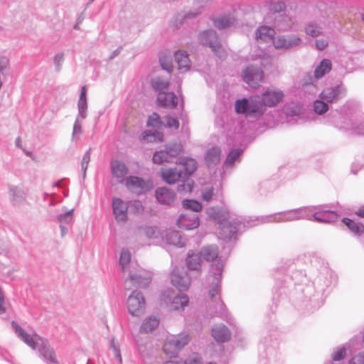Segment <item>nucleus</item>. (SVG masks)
<instances>
[{
  "instance_id": "4be33fe9",
  "label": "nucleus",
  "mask_w": 364,
  "mask_h": 364,
  "mask_svg": "<svg viewBox=\"0 0 364 364\" xmlns=\"http://www.w3.org/2000/svg\"><path fill=\"white\" fill-rule=\"evenodd\" d=\"M157 102L161 107L174 108L178 104V98L173 92H160L157 96Z\"/></svg>"
},
{
  "instance_id": "c756f323",
  "label": "nucleus",
  "mask_w": 364,
  "mask_h": 364,
  "mask_svg": "<svg viewBox=\"0 0 364 364\" xmlns=\"http://www.w3.org/2000/svg\"><path fill=\"white\" fill-rule=\"evenodd\" d=\"M177 164L181 165L183 168V176L188 177L192 175L197 169V162L194 159L184 157L180 159Z\"/></svg>"
},
{
  "instance_id": "0e129e2a",
  "label": "nucleus",
  "mask_w": 364,
  "mask_h": 364,
  "mask_svg": "<svg viewBox=\"0 0 364 364\" xmlns=\"http://www.w3.org/2000/svg\"><path fill=\"white\" fill-rule=\"evenodd\" d=\"M9 60L5 56H0V72L5 70L9 66Z\"/></svg>"
},
{
  "instance_id": "79ce46f5",
  "label": "nucleus",
  "mask_w": 364,
  "mask_h": 364,
  "mask_svg": "<svg viewBox=\"0 0 364 364\" xmlns=\"http://www.w3.org/2000/svg\"><path fill=\"white\" fill-rule=\"evenodd\" d=\"M152 87L159 92H164L163 90L168 88L169 85V82L160 77H156L154 78L151 81Z\"/></svg>"
},
{
  "instance_id": "f8f14e48",
  "label": "nucleus",
  "mask_w": 364,
  "mask_h": 364,
  "mask_svg": "<svg viewBox=\"0 0 364 364\" xmlns=\"http://www.w3.org/2000/svg\"><path fill=\"white\" fill-rule=\"evenodd\" d=\"M301 38L294 34L279 35L272 39V43L276 49L288 50L300 46Z\"/></svg>"
},
{
  "instance_id": "ddd939ff",
  "label": "nucleus",
  "mask_w": 364,
  "mask_h": 364,
  "mask_svg": "<svg viewBox=\"0 0 364 364\" xmlns=\"http://www.w3.org/2000/svg\"><path fill=\"white\" fill-rule=\"evenodd\" d=\"M242 76L249 86L255 88L262 82L264 73L261 68L251 65L242 72Z\"/></svg>"
},
{
  "instance_id": "412c9836",
  "label": "nucleus",
  "mask_w": 364,
  "mask_h": 364,
  "mask_svg": "<svg viewBox=\"0 0 364 364\" xmlns=\"http://www.w3.org/2000/svg\"><path fill=\"white\" fill-rule=\"evenodd\" d=\"M272 21L274 27L282 31L291 30L294 24L293 19L285 14H278L274 16L272 20L269 21V22Z\"/></svg>"
},
{
  "instance_id": "1a4fd4ad",
  "label": "nucleus",
  "mask_w": 364,
  "mask_h": 364,
  "mask_svg": "<svg viewBox=\"0 0 364 364\" xmlns=\"http://www.w3.org/2000/svg\"><path fill=\"white\" fill-rule=\"evenodd\" d=\"M181 152V146L180 144H174L167 146L166 150L156 151L153 156L152 161L156 164L169 163L172 159L177 157Z\"/></svg>"
},
{
  "instance_id": "09e8293b",
  "label": "nucleus",
  "mask_w": 364,
  "mask_h": 364,
  "mask_svg": "<svg viewBox=\"0 0 364 364\" xmlns=\"http://www.w3.org/2000/svg\"><path fill=\"white\" fill-rule=\"evenodd\" d=\"M242 153L241 149H233L232 150L228 155L225 164V165L230 166L233 164V163L240 157V154Z\"/></svg>"
},
{
  "instance_id": "9b49d317",
  "label": "nucleus",
  "mask_w": 364,
  "mask_h": 364,
  "mask_svg": "<svg viewBox=\"0 0 364 364\" xmlns=\"http://www.w3.org/2000/svg\"><path fill=\"white\" fill-rule=\"evenodd\" d=\"M326 205L312 206L308 208L309 212L313 213L311 218L314 221L323 223H330L336 221L338 218L337 213L333 210L326 209Z\"/></svg>"
},
{
  "instance_id": "c85d7f7f",
  "label": "nucleus",
  "mask_w": 364,
  "mask_h": 364,
  "mask_svg": "<svg viewBox=\"0 0 364 364\" xmlns=\"http://www.w3.org/2000/svg\"><path fill=\"white\" fill-rule=\"evenodd\" d=\"M161 176L164 181L168 184H174L181 178H183L182 172L176 168H162Z\"/></svg>"
},
{
  "instance_id": "e433bc0d",
  "label": "nucleus",
  "mask_w": 364,
  "mask_h": 364,
  "mask_svg": "<svg viewBox=\"0 0 364 364\" xmlns=\"http://www.w3.org/2000/svg\"><path fill=\"white\" fill-rule=\"evenodd\" d=\"M159 323V320L156 316H150L142 323L140 331L143 333H149L155 329Z\"/></svg>"
},
{
  "instance_id": "4d7b16f0",
  "label": "nucleus",
  "mask_w": 364,
  "mask_h": 364,
  "mask_svg": "<svg viewBox=\"0 0 364 364\" xmlns=\"http://www.w3.org/2000/svg\"><path fill=\"white\" fill-rule=\"evenodd\" d=\"M110 350L113 355L118 360L119 363H122V359L119 348L115 345L114 340H112Z\"/></svg>"
},
{
  "instance_id": "58836bf2",
  "label": "nucleus",
  "mask_w": 364,
  "mask_h": 364,
  "mask_svg": "<svg viewBox=\"0 0 364 364\" xmlns=\"http://www.w3.org/2000/svg\"><path fill=\"white\" fill-rule=\"evenodd\" d=\"M305 32L308 36L317 37L323 34V27L317 23L310 22L305 26Z\"/></svg>"
},
{
  "instance_id": "a878e982",
  "label": "nucleus",
  "mask_w": 364,
  "mask_h": 364,
  "mask_svg": "<svg viewBox=\"0 0 364 364\" xmlns=\"http://www.w3.org/2000/svg\"><path fill=\"white\" fill-rule=\"evenodd\" d=\"M119 264L122 271L124 273L128 272V274H129L130 271H134L137 268L136 264L131 262V253L128 250L125 249H123L121 252Z\"/></svg>"
},
{
  "instance_id": "393cba45",
  "label": "nucleus",
  "mask_w": 364,
  "mask_h": 364,
  "mask_svg": "<svg viewBox=\"0 0 364 364\" xmlns=\"http://www.w3.org/2000/svg\"><path fill=\"white\" fill-rule=\"evenodd\" d=\"M198 41L201 44L208 46L211 48H215L216 44L219 41L216 32L212 29L200 33Z\"/></svg>"
},
{
  "instance_id": "4468645a",
  "label": "nucleus",
  "mask_w": 364,
  "mask_h": 364,
  "mask_svg": "<svg viewBox=\"0 0 364 364\" xmlns=\"http://www.w3.org/2000/svg\"><path fill=\"white\" fill-rule=\"evenodd\" d=\"M171 281L172 284L180 291H186L191 284V279L188 274L185 272L182 274L178 267H176L172 270Z\"/></svg>"
},
{
  "instance_id": "c9c22d12",
  "label": "nucleus",
  "mask_w": 364,
  "mask_h": 364,
  "mask_svg": "<svg viewBox=\"0 0 364 364\" xmlns=\"http://www.w3.org/2000/svg\"><path fill=\"white\" fill-rule=\"evenodd\" d=\"M200 255L206 261H213L218 256V247L213 245L205 246L201 250Z\"/></svg>"
},
{
  "instance_id": "052dcab7",
  "label": "nucleus",
  "mask_w": 364,
  "mask_h": 364,
  "mask_svg": "<svg viewBox=\"0 0 364 364\" xmlns=\"http://www.w3.org/2000/svg\"><path fill=\"white\" fill-rule=\"evenodd\" d=\"M64 61V55L63 53H57L54 56V64L57 70H60Z\"/></svg>"
},
{
  "instance_id": "13d9d810",
  "label": "nucleus",
  "mask_w": 364,
  "mask_h": 364,
  "mask_svg": "<svg viewBox=\"0 0 364 364\" xmlns=\"http://www.w3.org/2000/svg\"><path fill=\"white\" fill-rule=\"evenodd\" d=\"M165 119L166 127L169 128H173L175 129H177L178 128L179 122L176 119L167 116L166 117Z\"/></svg>"
},
{
  "instance_id": "680f3d73",
  "label": "nucleus",
  "mask_w": 364,
  "mask_h": 364,
  "mask_svg": "<svg viewBox=\"0 0 364 364\" xmlns=\"http://www.w3.org/2000/svg\"><path fill=\"white\" fill-rule=\"evenodd\" d=\"M350 364H364V352L360 353L353 357L350 361Z\"/></svg>"
},
{
  "instance_id": "f3484780",
  "label": "nucleus",
  "mask_w": 364,
  "mask_h": 364,
  "mask_svg": "<svg viewBox=\"0 0 364 364\" xmlns=\"http://www.w3.org/2000/svg\"><path fill=\"white\" fill-rule=\"evenodd\" d=\"M112 210L114 218L117 222H126L128 219V203L119 198L112 199Z\"/></svg>"
},
{
  "instance_id": "5fc2aeb1",
  "label": "nucleus",
  "mask_w": 364,
  "mask_h": 364,
  "mask_svg": "<svg viewBox=\"0 0 364 364\" xmlns=\"http://www.w3.org/2000/svg\"><path fill=\"white\" fill-rule=\"evenodd\" d=\"M161 124L160 117L158 114L153 113L147 120L149 127H159Z\"/></svg>"
},
{
  "instance_id": "a18cd8bd",
  "label": "nucleus",
  "mask_w": 364,
  "mask_h": 364,
  "mask_svg": "<svg viewBox=\"0 0 364 364\" xmlns=\"http://www.w3.org/2000/svg\"><path fill=\"white\" fill-rule=\"evenodd\" d=\"M183 207L190 209L194 212H199L202 210V204L196 200H183L182 202Z\"/></svg>"
},
{
  "instance_id": "49530a36",
  "label": "nucleus",
  "mask_w": 364,
  "mask_h": 364,
  "mask_svg": "<svg viewBox=\"0 0 364 364\" xmlns=\"http://www.w3.org/2000/svg\"><path fill=\"white\" fill-rule=\"evenodd\" d=\"M73 209H71L64 213L58 215L57 219L60 225H68L72 223L73 220Z\"/></svg>"
},
{
  "instance_id": "39448f33",
  "label": "nucleus",
  "mask_w": 364,
  "mask_h": 364,
  "mask_svg": "<svg viewBox=\"0 0 364 364\" xmlns=\"http://www.w3.org/2000/svg\"><path fill=\"white\" fill-rule=\"evenodd\" d=\"M77 115L75 118L72 132V141H77L78 136L82 134V121L87 116V100L86 87H81L80 97L77 101Z\"/></svg>"
},
{
  "instance_id": "e2e57ef3",
  "label": "nucleus",
  "mask_w": 364,
  "mask_h": 364,
  "mask_svg": "<svg viewBox=\"0 0 364 364\" xmlns=\"http://www.w3.org/2000/svg\"><path fill=\"white\" fill-rule=\"evenodd\" d=\"M328 45V43L325 39H318L316 41V48L319 50H323Z\"/></svg>"
},
{
  "instance_id": "3c124183",
  "label": "nucleus",
  "mask_w": 364,
  "mask_h": 364,
  "mask_svg": "<svg viewBox=\"0 0 364 364\" xmlns=\"http://www.w3.org/2000/svg\"><path fill=\"white\" fill-rule=\"evenodd\" d=\"M325 102L323 100H317L314 102V107L315 112L321 114L328 110V106Z\"/></svg>"
},
{
  "instance_id": "de8ad7c7",
  "label": "nucleus",
  "mask_w": 364,
  "mask_h": 364,
  "mask_svg": "<svg viewBox=\"0 0 364 364\" xmlns=\"http://www.w3.org/2000/svg\"><path fill=\"white\" fill-rule=\"evenodd\" d=\"M144 232L149 239H156L161 236V232L157 227H146Z\"/></svg>"
},
{
  "instance_id": "cd10ccee",
  "label": "nucleus",
  "mask_w": 364,
  "mask_h": 364,
  "mask_svg": "<svg viewBox=\"0 0 364 364\" xmlns=\"http://www.w3.org/2000/svg\"><path fill=\"white\" fill-rule=\"evenodd\" d=\"M274 30L267 26H259L255 31V39L259 42H268L274 38Z\"/></svg>"
},
{
  "instance_id": "a211bd4d",
  "label": "nucleus",
  "mask_w": 364,
  "mask_h": 364,
  "mask_svg": "<svg viewBox=\"0 0 364 364\" xmlns=\"http://www.w3.org/2000/svg\"><path fill=\"white\" fill-rule=\"evenodd\" d=\"M346 93L345 89L341 86H336L334 87H329L324 90L320 94L321 100L326 102H335L343 97Z\"/></svg>"
},
{
  "instance_id": "774afa93",
  "label": "nucleus",
  "mask_w": 364,
  "mask_h": 364,
  "mask_svg": "<svg viewBox=\"0 0 364 364\" xmlns=\"http://www.w3.org/2000/svg\"><path fill=\"white\" fill-rule=\"evenodd\" d=\"M164 364H183V360H179V359H177V360H168L166 362H165Z\"/></svg>"
},
{
  "instance_id": "8fccbe9b",
  "label": "nucleus",
  "mask_w": 364,
  "mask_h": 364,
  "mask_svg": "<svg viewBox=\"0 0 364 364\" xmlns=\"http://www.w3.org/2000/svg\"><path fill=\"white\" fill-rule=\"evenodd\" d=\"M90 161V149H88L83 155L81 161V171L82 173V178H85L86 176V171L88 167V164Z\"/></svg>"
},
{
  "instance_id": "f03ea898",
  "label": "nucleus",
  "mask_w": 364,
  "mask_h": 364,
  "mask_svg": "<svg viewBox=\"0 0 364 364\" xmlns=\"http://www.w3.org/2000/svg\"><path fill=\"white\" fill-rule=\"evenodd\" d=\"M11 327L18 338L32 349L38 350L39 357L46 364H62L48 341L36 333H28L14 321L11 322Z\"/></svg>"
},
{
  "instance_id": "ea45409f",
  "label": "nucleus",
  "mask_w": 364,
  "mask_h": 364,
  "mask_svg": "<svg viewBox=\"0 0 364 364\" xmlns=\"http://www.w3.org/2000/svg\"><path fill=\"white\" fill-rule=\"evenodd\" d=\"M343 223L355 234L361 235L364 232V225L360 223H355V221L344 218H343Z\"/></svg>"
},
{
  "instance_id": "b1692460",
  "label": "nucleus",
  "mask_w": 364,
  "mask_h": 364,
  "mask_svg": "<svg viewBox=\"0 0 364 364\" xmlns=\"http://www.w3.org/2000/svg\"><path fill=\"white\" fill-rule=\"evenodd\" d=\"M212 336L218 343H224L230 338V331L225 325L218 324L212 328Z\"/></svg>"
},
{
  "instance_id": "37998d69",
  "label": "nucleus",
  "mask_w": 364,
  "mask_h": 364,
  "mask_svg": "<svg viewBox=\"0 0 364 364\" xmlns=\"http://www.w3.org/2000/svg\"><path fill=\"white\" fill-rule=\"evenodd\" d=\"M143 139L147 141H159L161 142L164 139V135L161 132L147 130L143 133Z\"/></svg>"
},
{
  "instance_id": "423d86ee",
  "label": "nucleus",
  "mask_w": 364,
  "mask_h": 364,
  "mask_svg": "<svg viewBox=\"0 0 364 364\" xmlns=\"http://www.w3.org/2000/svg\"><path fill=\"white\" fill-rule=\"evenodd\" d=\"M308 208H301L298 209H294L289 211L279 213L272 215H267L261 218V223H282V222H290L298 220H311V215L306 214V211Z\"/></svg>"
},
{
  "instance_id": "6ab92c4d",
  "label": "nucleus",
  "mask_w": 364,
  "mask_h": 364,
  "mask_svg": "<svg viewBox=\"0 0 364 364\" xmlns=\"http://www.w3.org/2000/svg\"><path fill=\"white\" fill-rule=\"evenodd\" d=\"M178 225L185 230H193L199 225V218L193 213L182 214L178 219Z\"/></svg>"
},
{
  "instance_id": "864d4df0",
  "label": "nucleus",
  "mask_w": 364,
  "mask_h": 364,
  "mask_svg": "<svg viewBox=\"0 0 364 364\" xmlns=\"http://www.w3.org/2000/svg\"><path fill=\"white\" fill-rule=\"evenodd\" d=\"M193 188V182L191 180H186L178 186L179 193H191Z\"/></svg>"
},
{
  "instance_id": "9d476101",
  "label": "nucleus",
  "mask_w": 364,
  "mask_h": 364,
  "mask_svg": "<svg viewBox=\"0 0 364 364\" xmlns=\"http://www.w3.org/2000/svg\"><path fill=\"white\" fill-rule=\"evenodd\" d=\"M124 183L131 192L138 195L144 193L153 188V183L150 180H144L138 176H128Z\"/></svg>"
},
{
  "instance_id": "6e6552de",
  "label": "nucleus",
  "mask_w": 364,
  "mask_h": 364,
  "mask_svg": "<svg viewBox=\"0 0 364 364\" xmlns=\"http://www.w3.org/2000/svg\"><path fill=\"white\" fill-rule=\"evenodd\" d=\"M127 309L133 316H140L144 312L146 307L145 299L141 293L134 291L128 297Z\"/></svg>"
},
{
  "instance_id": "338daca9",
  "label": "nucleus",
  "mask_w": 364,
  "mask_h": 364,
  "mask_svg": "<svg viewBox=\"0 0 364 364\" xmlns=\"http://www.w3.org/2000/svg\"><path fill=\"white\" fill-rule=\"evenodd\" d=\"M200 14V12L199 11H188L187 12L185 16H184V18L185 19H191V18H196V16H198V15Z\"/></svg>"
},
{
  "instance_id": "dca6fc26",
  "label": "nucleus",
  "mask_w": 364,
  "mask_h": 364,
  "mask_svg": "<svg viewBox=\"0 0 364 364\" xmlns=\"http://www.w3.org/2000/svg\"><path fill=\"white\" fill-rule=\"evenodd\" d=\"M110 169L112 175L118 183H122L126 181V176L129 173V168L124 161L119 159L112 160Z\"/></svg>"
},
{
  "instance_id": "aec40b11",
  "label": "nucleus",
  "mask_w": 364,
  "mask_h": 364,
  "mask_svg": "<svg viewBox=\"0 0 364 364\" xmlns=\"http://www.w3.org/2000/svg\"><path fill=\"white\" fill-rule=\"evenodd\" d=\"M156 198L159 203L170 205L175 201L176 194L170 188L160 187L156 190Z\"/></svg>"
},
{
  "instance_id": "7c9ffc66",
  "label": "nucleus",
  "mask_w": 364,
  "mask_h": 364,
  "mask_svg": "<svg viewBox=\"0 0 364 364\" xmlns=\"http://www.w3.org/2000/svg\"><path fill=\"white\" fill-rule=\"evenodd\" d=\"M221 150L219 147L208 149L205 156V162L210 168L215 166L220 160Z\"/></svg>"
},
{
  "instance_id": "603ef678",
  "label": "nucleus",
  "mask_w": 364,
  "mask_h": 364,
  "mask_svg": "<svg viewBox=\"0 0 364 364\" xmlns=\"http://www.w3.org/2000/svg\"><path fill=\"white\" fill-rule=\"evenodd\" d=\"M128 203V208L134 213H140L143 211L144 207L141 201L137 200H130Z\"/></svg>"
},
{
  "instance_id": "72a5a7b5",
  "label": "nucleus",
  "mask_w": 364,
  "mask_h": 364,
  "mask_svg": "<svg viewBox=\"0 0 364 364\" xmlns=\"http://www.w3.org/2000/svg\"><path fill=\"white\" fill-rule=\"evenodd\" d=\"M235 16L232 14L220 16L213 19L214 26L219 29L230 26L235 22Z\"/></svg>"
},
{
  "instance_id": "7ed1b4c3",
  "label": "nucleus",
  "mask_w": 364,
  "mask_h": 364,
  "mask_svg": "<svg viewBox=\"0 0 364 364\" xmlns=\"http://www.w3.org/2000/svg\"><path fill=\"white\" fill-rule=\"evenodd\" d=\"M223 262L219 258L211 264L210 274L208 277V282L210 284L208 287L207 298L211 302V305L215 314L222 315L224 314L225 306L220 296V278L223 272Z\"/></svg>"
},
{
  "instance_id": "f704fd0d",
  "label": "nucleus",
  "mask_w": 364,
  "mask_h": 364,
  "mask_svg": "<svg viewBox=\"0 0 364 364\" xmlns=\"http://www.w3.org/2000/svg\"><path fill=\"white\" fill-rule=\"evenodd\" d=\"M189 299L187 295L174 296L171 303V309L174 311H183L188 306Z\"/></svg>"
},
{
  "instance_id": "f257e3e1",
  "label": "nucleus",
  "mask_w": 364,
  "mask_h": 364,
  "mask_svg": "<svg viewBox=\"0 0 364 364\" xmlns=\"http://www.w3.org/2000/svg\"><path fill=\"white\" fill-rule=\"evenodd\" d=\"M284 97V93L279 90L267 89L261 95L251 96L235 102V112L247 117H259L266 111V107H273Z\"/></svg>"
},
{
  "instance_id": "2f4dec72",
  "label": "nucleus",
  "mask_w": 364,
  "mask_h": 364,
  "mask_svg": "<svg viewBox=\"0 0 364 364\" xmlns=\"http://www.w3.org/2000/svg\"><path fill=\"white\" fill-rule=\"evenodd\" d=\"M174 57L178 64V68L181 73L186 72L189 70L190 60L186 52L178 50L175 53Z\"/></svg>"
},
{
  "instance_id": "5701e85b",
  "label": "nucleus",
  "mask_w": 364,
  "mask_h": 364,
  "mask_svg": "<svg viewBox=\"0 0 364 364\" xmlns=\"http://www.w3.org/2000/svg\"><path fill=\"white\" fill-rule=\"evenodd\" d=\"M266 6H267L269 11L268 16L265 18L267 22L272 20L274 16L281 14L280 13L286 7L285 3L282 0H270L266 3Z\"/></svg>"
},
{
  "instance_id": "20e7f679",
  "label": "nucleus",
  "mask_w": 364,
  "mask_h": 364,
  "mask_svg": "<svg viewBox=\"0 0 364 364\" xmlns=\"http://www.w3.org/2000/svg\"><path fill=\"white\" fill-rule=\"evenodd\" d=\"M206 213L209 218L220 224V235L223 240L230 241L235 237L241 224L238 221L226 222L229 217L228 211L210 207L207 209Z\"/></svg>"
},
{
  "instance_id": "bf43d9fd",
  "label": "nucleus",
  "mask_w": 364,
  "mask_h": 364,
  "mask_svg": "<svg viewBox=\"0 0 364 364\" xmlns=\"http://www.w3.org/2000/svg\"><path fill=\"white\" fill-rule=\"evenodd\" d=\"M346 355V349L344 347L338 348L333 354V360L339 361L342 360Z\"/></svg>"
},
{
  "instance_id": "69168bd1",
  "label": "nucleus",
  "mask_w": 364,
  "mask_h": 364,
  "mask_svg": "<svg viewBox=\"0 0 364 364\" xmlns=\"http://www.w3.org/2000/svg\"><path fill=\"white\" fill-rule=\"evenodd\" d=\"M183 364H202V360L200 358H193L183 361Z\"/></svg>"
},
{
  "instance_id": "2eb2a0df",
  "label": "nucleus",
  "mask_w": 364,
  "mask_h": 364,
  "mask_svg": "<svg viewBox=\"0 0 364 364\" xmlns=\"http://www.w3.org/2000/svg\"><path fill=\"white\" fill-rule=\"evenodd\" d=\"M129 279L134 286L144 288L151 282V277L149 272L137 267L134 271H130Z\"/></svg>"
},
{
  "instance_id": "6e6d98bb",
  "label": "nucleus",
  "mask_w": 364,
  "mask_h": 364,
  "mask_svg": "<svg viewBox=\"0 0 364 364\" xmlns=\"http://www.w3.org/2000/svg\"><path fill=\"white\" fill-rule=\"evenodd\" d=\"M215 54L220 59L225 58L227 55L225 50L222 47L221 44L218 41L216 44L215 48H211Z\"/></svg>"
},
{
  "instance_id": "4c0bfd02",
  "label": "nucleus",
  "mask_w": 364,
  "mask_h": 364,
  "mask_svg": "<svg viewBox=\"0 0 364 364\" xmlns=\"http://www.w3.org/2000/svg\"><path fill=\"white\" fill-rule=\"evenodd\" d=\"M9 193L14 205H18L24 201L25 194L23 191L18 187L11 186L9 188Z\"/></svg>"
},
{
  "instance_id": "bb28decb",
  "label": "nucleus",
  "mask_w": 364,
  "mask_h": 364,
  "mask_svg": "<svg viewBox=\"0 0 364 364\" xmlns=\"http://www.w3.org/2000/svg\"><path fill=\"white\" fill-rule=\"evenodd\" d=\"M162 239L168 245L178 247H183L185 245V240L181 237L180 232L176 230H167L165 235L162 236Z\"/></svg>"
},
{
  "instance_id": "c03bdc74",
  "label": "nucleus",
  "mask_w": 364,
  "mask_h": 364,
  "mask_svg": "<svg viewBox=\"0 0 364 364\" xmlns=\"http://www.w3.org/2000/svg\"><path fill=\"white\" fill-rule=\"evenodd\" d=\"M201 197L202 199L206 202L217 200L219 198L218 192L215 193L213 187H206L203 188L201 192Z\"/></svg>"
},
{
  "instance_id": "0eeeda50",
  "label": "nucleus",
  "mask_w": 364,
  "mask_h": 364,
  "mask_svg": "<svg viewBox=\"0 0 364 364\" xmlns=\"http://www.w3.org/2000/svg\"><path fill=\"white\" fill-rule=\"evenodd\" d=\"M189 341L190 336L186 333H181L178 335H169L166 339L163 350L166 355H175L187 345Z\"/></svg>"
},
{
  "instance_id": "473e14b6",
  "label": "nucleus",
  "mask_w": 364,
  "mask_h": 364,
  "mask_svg": "<svg viewBox=\"0 0 364 364\" xmlns=\"http://www.w3.org/2000/svg\"><path fill=\"white\" fill-rule=\"evenodd\" d=\"M332 69L331 61L328 59H323L314 70V77L316 79L322 78Z\"/></svg>"
},
{
  "instance_id": "a19ab883",
  "label": "nucleus",
  "mask_w": 364,
  "mask_h": 364,
  "mask_svg": "<svg viewBox=\"0 0 364 364\" xmlns=\"http://www.w3.org/2000/svg\"><path fill=\"white\" fill-rule=\"evenodd\" d=\"M186 265L189 269L198 271L200 269V258L198 254H189L186 258Z\"/></svg>"
}]
</instances>
